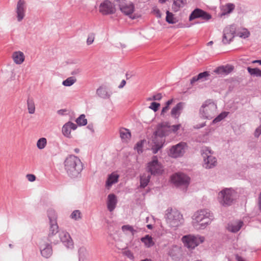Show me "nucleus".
Instances as JSON below:
<instances>
[{
	"label": "nucleus",
	"instance_id": "1",
	"mask_svg": "<svg viewBox=\"0 0 261 261\" xmlns=\"http://www.w3.org/2000/svg\"><path fill=\"white\" fill-rule=\"evenodd\" d=\"M181 127L180 124L170 126L168 122H164L159 124L156 130L153 133L152 142L154 145L152 146V151L154 154L163 147L165 142L164 137L169 135L171 131L177 132Z\"/></svg>",
	"mask_w": 261,
	"mask_h": 261
},
{
	"label": "nucleus",
	"instance_id": "2",
	"mask_svg": "<svg viewBox=\"0 0 261 261\" xmlns=\"http://www.w3.org/2000/svg\"><path fill=\"white\" fill-rule=\"evenodd\" d=\"M64 166L68 175L72 178L77 177L83 169L81 160L74 155H69L66 158Z\"/></svg>",
	"mask_w": 261,
	"mask_h": 261
},
{
	"label": "nucleus",
	"instance_id": "3",
	"mask_svg": "<svg viewBox=\"0 0 261 261\" xmlns=\"http://www.w3.org/2000/svg\"><path fill=\"white\" fill-rule=\"evenodd\" d=\"M213 219V214L208 210L196 212L193 216V224L197 229H203Z\"/></svg>",
	"mask_w": 261,
	"mask_h": 261
},
{
	"label": "nucleus",
	"instance_id": "4",
	"mask_svg": "<svg viewBox=\"0 0 261 261\" xmlns=\"http://www.w3.org/2000/svg\"><path fill=\"white\" fill-rule=\"evenodd\" d=\"M166 219L167 223L171 227H178L184 222L182 214L176 209L168 210Z\"/></svg>",
	"mask_w": 261,
	"mask_h": 261
},
{
	"label": "nucleus",
	"instance_id": "5",
	"mask_svg": "<svg viewBox=\"0 0 261 261\" xmlns=\"http://www.w3.org/2000/svg\"><path fill=\"white\" fill-rule=\"evenodd\" d=\"M47 217L49 224L48 238L49 241L52 242L51 237L59 232V226L57 223L58 216L54 210L49 208L47 211Z\"/></svg>",
	"mask_w": 261,
	"mask_h": 261
},
{
	"label": "nucleus",
	"instance_id": "6",
	"mask_svg": "<svg viewBox=\"0 0 261 261\" xmlns=\"http://www.w3.org/2000/svg\"><path fill=\"white\" fill-rule=\"evenodd\" d=\"M236 192L232 188H225L219 193L220 203L223 206L230 205L236 197Z\"/></svg>",
	"mask_w": 261,
	"mask_h": 261
},
{
	"label": "nucleus",
	"instance_id": "7",
	"mask_svg": "<svg viewBox=\"0 0 261 261\" xmlns=\"http://www.w3.org/2000/svg\"><path fill=\"white\" fill-rule=\"evenodd\" d=\"M217 106L212 102L206 101L200 109V114L205 119H211L215 115Z\"/></svg>",
	"mask_w": 261,
	"mask_h": 261
},
{
	"label": "nucleus",
	"instance_id": "8",
	"mask_svg": "<svg viewBox=\"0 0 261 261\" xmlns=\"http://www.w3.org/2000/svg\"><path fill=\"white\" fill-rule=\"evenodd\" d=\"M201 154L203 159V167L204 168L211 169L216 166L217 159L212 154L211 150L208 148L203 149Z\"/></svg>",
	"mask_w": 261,
	"mask_h": 261
},
{
	"label": "nucleus",
	"instance_id": "9",
	"mask_svg": "<svg viewBox=\"0 0 261 261\" xmlns=\"http://www.w3.org/2000/svg\"><path fill=\"white\" fill-rule=\"evenodd\" d=\"M181 240L185 246L189 249H194L204 242V238L202 236L188 235L184 236Z\"/></svg>",
	"mask_w": 261,
	"mask_h": 261
},
{
	"label": "nucleus",
	"instance_id": "10",
	"mask_svg": "<svg viewBox=\"0 0 261 261\" xmlns=\"http://www.w3.org/2000/svg\"><path fill=\"white\" fill-rule=\"evenodd\" d=\"M115 2L121 12L124 15L130 16L134 13L135 5L133 3L126 0H115Z\"/></svg>",
	"mask_w": 261,
	"mask_h": 261
},
{
	"label": "nucleus",
	"instance_id": "11",
	"mask_svg": "<svg viewBox=\"0 0 261 261\" xmlns=\"http://www.w3.org/2000/svg\"><path fill=\"white\" fill-rule=\"evenodd\" d=\"M187 148L186 143L181 142L172 146L169 152V155L174 158H177L184 155Z\"/></svg>",
	"mask_w": 261,
	"mask_h": 261
},
{
	"label": "nucleus",
	"instance_id": "12",
	"mask_svg": "<svg viewBox=\"0 0 261 261\" xmlns=\"http://www.w3.org/2000/svg\"><path fill=\"white\" fill-rule=\"evenodd\" d=\"M147 171L151 175L161 174L163 171V167L161 164L158 162L157 156H153L151 161L148 163Z\"/></svg>",
	"mask_w": 261,
	"mask_h": 261
},
{
	"label": "nucleus",
	"instance_id": "13",
	"mask_svg": "<svg viewBox=\"0 0 261 261\" xmlns=\"http://www.w3.org/2000/svg\"><path fill=\"white\" fill-rule=\"evenodd\" d=\"M190 179L187 175L181 173H175L171 176L172 182L176 186L187 187L189 184Z\"/></svg>",
	"mask_w": 261,
	"mask_h": 261
},
{
	"label": "nucleus",
	"instance_id": "14",
	"mask_svg": "<svg viewBox=\"0 0 261 261\" xmlns=\"http://www.w3.org/2000/svg\"><path fill=\"white\" fill-rule=\"evenodd\" d=\"M99 11L103 15L114 14L116 9L114 5L109 0L103 1L99 5Z\"/></svg>",
	"mask_w": 261,
	"mask_h": 261
},
{
	"label": "nucleus",
	"instance_id": "15",
	"mask_svg": "<svg viewBox=\"0 0 261 261\" xmlns=\"http://www.w3.org/2000/svg\"><path fill=\"white\" fill-rule=\"evenodd\" d=\"M236 26L234 24L228 26L224 29L222 38L224 44L229 43L236 34Z\"/></svg>",
	"mask_w": 261,
	"mask_h": 261
},
{
	"label": "nucleus",
	"instance_id": "16",
	"mask_svg": "<svg viewBox=\"0 0 261 261\" xmlns=\"http://www.w3.org/2000/svg\"><path fill=\"white\" fill-rule=\"evenodd\" d=\"M200 18L204 21H208L211 19L212 16L207 12L202 9L196 8L193 10L189 16V20L192 21L195 19Z\"/></svg>",
	"mask_w": 261,
	"mask_h": 261
},
{
	"label": "nucleus",
	"instance_id": "17",
	"mask_svg": "<svg viewBox=\"0 0 261 261\" xmlns=\"http://www.w3.org/2000/svg\"><path fill=\"white\" fill-rule=\"evenodd\" d=\"M59 237L61 242L67 248L72 249L74 248L73 242L68 232L60 231L59 232Z\"/></svg>",
	"mask_w": 261,
	"mask_h": 261
},
{
	"label": "nucleus",
	"instance_id": "18",
	"mask_svg": "<svg viewBox=\"0 0 261 261\" xmlns=\"http://www.w3.org/2000/svg\"><path fill=\"white\" fill-rule=\"evenodd\" d=\"M79 261H92V255L89 250L85 246H81L78 249Z\"/></svg>",
	"mask_w": 261,
	"mask_h": 261
},
{
	"label": "nucleus",
	"instance_id": "19",
	"mask_svg": "<svg viewBox=\"0 0 261 261\" xmlns=\"http://www.w3.org/2000/svg\"><path fill=\"white\" fill-rule=\"evenodd\" d=\"M26 10V3L24 0H19L17 2L16 12L18 21H21L24 16Z\"/></svg>",
	"mask_w": 261,
	"mask_h": 261
},
{
	"label": "nucleus",
	"instance_id": "20",
	"mask_svg": "<svg viewBox=\"0 0 261 261\" xmlns=\"http://www.w3.org/2000/svg\"><path fill=\"white\" fill-rule=\"evenodd\" d=\"M40 252L42 256L48 258L51 256L53 254V249L51 245L49 243L42 244L40 246Z\"/></svg>",
	"mask_w": 261,
	"mask_h": 261
},
{
	"label": "nucleus",
	"instance_id": "21",
	"mask_svg": "<svg viewBox=\"0 0 261 261\" xmlns=\"http://www.w3.org/2000/svg\"><path fill=\"white\" fill-rule=\"evenodd\" d=\"M117 203V197L114 194H110L108 196L107 207L110 212L114 210Z\"/></svg>",
	"mask_w": 261,
	"mask_h": 261
},
{
	"label": "nucleus",
	"instance_id": "22",
	"mask_svg": "<svg viewBox=\"0 0 261 261\" xmlns=\"http://www.w3.org/2000/svg\"><path fill=\"white\" fill-rule=\"evenodd\" d=\"M120 137L123 142H128L131 138V133L129 129L121 127L119 129Z\"/></svg>",
	"mask_w": 261,
	"mask_h": 261
},
{
	"label": "nucleus",
	"instance_id": "23",
	"mask_svg": "<svg viewBox=\"0 0 261 261\" xmlns=\"http://www.w3.org/2000/svg\"><path fill=\"white\" fill-rule=\"evenodd\" d=\"M15 63L18 65L22 64L25 59L24 54L20 51H15L13 53L12 56Z\"/></svg>",
	"mask_w": 261,
	"mask_h": 261
},
{
	"label": "nucleus",
	"instance_id": "24",
	"mask_svg": "<svg viewBox=\"0 0 261 261\" xmlns=\"http://www.w3.org/2000/svg\"><path fill=\"white\" fill-rule=\"evenodd\" d=\"M243 222L241 221H234L228 224L227 229L232 232H238L242 227Z\"/></svg>",
	"mask_w": 261,
	"mask_h": 261
},
{
	"label": "nucleus",
	"instance_id": "25",
	"mask_svg": "<svg viewBox=\"0 0 261 261\" xmlns=\"http://www.w3.org/2000/svg\"><path fill=\"white\" fill-rule=\"evenodd\" d=\"M119 175L115 173H112L109 175L106 181V187L109 189L114 184L118 182Z\"/></svg>",
	"mask_w": 261,
	"mask_h": 261
},
{
	"label": "nucleus",
	"instance_id": "26",
	"mask_svg": "<svg viewBox=\"0 0 261 261\" xmlns=\"http://www.w3.org/2000/svg\"><path fill=\"white\" fill-rule=\"evenodd\" d=\"M183 108V103L179 102L171 110V116L175 118L179 117Z\"/></svg>",
	"mask_w": 261,
	"mask_h": 261
},
{
	"label": "nucleus",
	"instance_id": "27",
	"mask_svg": "<svg viewBox=\"0 0 261 261\" xmlns=\"http://www.w3.org/2000/svg\"><path fill=\"white\" fill-rule=\"evenodd\" d=\"M151 174L149 173H144L140 176V181L141 188H144L148 185L151 178Z\"/></svg>",
	"mask_w": 261,
	"mask_h": 261
},
{
	"label": "nucleus",
	"instance_id": "28",
	"mask_svg": "<svg viewBox=\"0 0 261 261\" xmlns=\"http://www.w3.org/2000/svg\"><path fill=\"white\" fill-rule=\"evenodd\" d=\"M186 3V0H173L172 8L174 12H177L181 8L184 7Z\"/></svg>",
	"mask_w": 261,
	"mask_h": 261
},
{
	"label": "nucleus",
	"instance_id": "29",
	"mask_svg": "<svg viewBox=\"0 0 261 261\" xmlns=\"http://www.w3.org/2000/svg\"><path fill=\"white\" fill-rule=\"evenodd\" d=\"M96 93L100 97L103 99L109 98L111 96V94L108 92L106 88L102 86L97 89Z\"/></svg>",
	"mask_w": 261,
	"mask_h": 261
},
{
	"label": "nucleus",
	"instance_id": "30",
	"mask_svg": "<svg viewBox=\"0 0 261 261\" xmlns=\"http://www.w3.org/2000/svg\"><path fill=\"white\" fill-rule=\"evenodd\" d=\"M233 70V67L231 66H222L217 68L215 72L218 74H228Z\"/></svg>",
	"mask_w": 261,
	"mask_h": 261
},
{
	"label": "nucleus",
	"instance_id": "31",
	"mask_svg": "<svg viewBox=\"0 0 261 261\" xmlns=\"http://www.w3.org/2000/svg\"><path fill=\"white\" fill-rule=\"evenodd\" d=\"M141 241L145 244L147 247H150L154 245L152 238L148 235L141 238Z\"/></svg>",
	"mask_w": 261,
	"mask_h": 261
},
{
	"label": "nucleus",
	"instance_id": "32",
	"mask_svg": "<svg viewBox=\"0 0 261 261\" xmlns=\"http://www.w3.org/2000/svg\"><path fill=\"white\" fill-rule=\"evenodd\" d=\"M166 20L167 22L170 24L175 23L177 21L174 15L169 11H167L166 12Z\"/></svg>",
	"mask_w": 261,
	"mask_h": 261
},
{
	"label": "nucleus",
	"instance_id": "33",
	"mask_svg": "<svg viewBox=\"0 0 261 261\" xmlns=\"http://www.w3.org/2000/svg\"><path fill=\"white\" fill-rule=\"evenodd\" d=\"M247 69L251 75L257 77H261V70L257 68H251L250 67H248Z\"/></svg>",
	"mask_w": 261,
	"mask_h": 261
},
{
	"label": "nucleus",
	"instance_id": "34",
	"mask_svg": "<svg viewBox=\"0 0 261 261\" xmlns=\"http://www.w3.org/2000/svg\"><path fill=\"white\" fill-rule=\"evenodd\" d=\"M27 107L29 113L30 114H34L35 111V104L32 99H29L27 100Z\"/></svg>",
	"mask_w": 261,
	"mask_h": 261
},
{
	"label": "nucleus",
	"instance_id": "35",
	"mask_svg": "<svg viewBox=\"0 0 261 261\" xmlns=\"http://www.w3.org/2000/svg\"><path fill=\"white\" fill-rule=\"evenodd\" d=\"M77 124L81 126L85 125L87 123V120L84 114L81 115L76 120Z\"/></svg>",
	"mask_w": 261,
	"mask_h": 261
},
{
	"label": "nucleus",
	"instance_id": "36",
	"mask_svg": "<svg viewBox=\"0 0 261 261\" xmlns=\"http://www.w3.org/2000/svg\"><path fill=\"white\" fill-rule=\"evenodd\" d=\"M47 144L46 139L45 138H41L39 139L37 142V146L40 149H42L45 148Z\"/></svg>",
	"mask_w": 261,
	"mask_h": 261
},
{
	"label": "nucleus",
	"instance_id": "37",
	"mask_svg": "<svg viewBox=\"0 0 261 261\" xmlns=\"http://www.w3.org/2000/svg\"><path fill=\"white\" fill-rule=\"evenodd\" d=\"M228 114V112H223L220 114L217 117H216L212 121V123L215 124L217 122L221 121L224 118L226 117Z\"/></svg>",
	"mask_w": 261,
	"mask_h": 261
},
{
	"label": "nucleus",
	"instance_id": "38",
	"mask_svg": "<svg viewBox=\"0 0 261 261\" xmlns=\"http://www.w3.org/2000/svg\"><path fill=\"white\" fill-rule=\"evenodd\" d=\"M76 80L73 76L68 77L66 80L63 82V85L65 86L69 87L75 83Z\"/></svg>",
	"mask_w": 261,
	"mask_h": 261
},
{
	"label": "nucleus",
	"instance_id": "39",
	"mask_svg": "<svg viewBox=\"0 0 261 261\" xmlns=\"http://www.w3.org/2000/svg\"><path fill=\"white\" fill-rule=\"evenodd\" d=\"M234 5L231 3L227 4L224 7V14L230 13H231L234 9Z\"/></svg>",
	"mask_w": 261,
	"mask_h": 261
},
{
	"label": "nucleus",
	"instance_id": "40",
	"mask_svg": "<svg viewBox=\"0 0 261 261\" xmlns=\"http://www.w3.org/2000/svg\"><path fill=\"white\" fill-rule=\"evenodd\" d=\"M62 132L63 133V135L67 138H70L71 137V130L70 129V128L68 127V125L65 123L62 129Z\"/></svg>",
	"mask_w": 261,
	"mask_h": 261
},
{
	"label": "nucleus",
	"instance_id": "41",
	"mask_svg": "<svg viewBox=\"0 0 261 261\" xmlns=\"http://www.w3.org/2000/svg\"><path fill=\"white\" fill-rule=\"evenodd\" d=\"M199 81L203 82L208 80V77L210 76V72L208 71H204L201 72L198 74Z\"/></svg>",
	"mask_w": 261,
	"mask_h": 261
},
{
	"label": "nucleus",
	"instance_id": "42",
	"mask_svg": "<svg viewBox=\"0 0 261 261\" xmlns=\"http://www.w3.org/2000/svg\"><path fill=\"white\" fill-rule=\"evenodd\" d=\"M121 229L124 232H125L127 231L130 232L133 236H134L136 232V231L134 229L133 227L129 225H123L121 227Z\"/></svg>",
	"mask_w": 261,
	"mask_h": 261
},
{
	"label": "nucleus",
	"instance_id": "43",
	"mask_svg": "<svg viewBox=\"0 0 261 261\" xmlns=\"http://www.w3.org/2000/svg\"><path fill=\"white\" fill-rule=\"evenodd\" d=\"M250 35L249 32L246 30L244 29L242 31L238 33L237 35L241 38H246L249 37Z\"/></svg>",
	"mask_w": 261,
	"mask_h": 261
},
{
	"label": "nucleus",
	"instance_id": "44",
	"mask_svg": "<svg viewBox=\"0 0 261 261\" xmlns=\"http://www.w3.org/2000/svg\"><path fill=\"white\" fill-rule=\"evenodd\" d=\"M94 39H95V34H94L93 33H90L88 36V38H87V39L86 41V43H87V45H89L92 44L93 43Z\"/></svg>",
	"mask_w": 261,
	"mask_h": 261
},
{
	"label": "nucleus",
	"instance_id": "45",
	"mask_svg": "<svg viewBox=\"0 0 261 261\" xmlns=\"http://www.w3.org/2000/svg\"><path fill=\"white\" fill-rule=\"evenodd\" d=\"M70 217L72 219L77 220L81 218V213L79 210L74 211L71 214Z\"/></svg>",
	"mask_w": 261,
	"mask_h": 261
},
{
	"label": "nucleus",
	"instance_id": "46",
	"mask_svg": "<svg viewBox=\"0 0 261 261\" xmlns=\"http://www.w3.org/2000/svg\"><path fill=\"white\" fill-rule=\"evenodd\" d=\"M143 144V142L142 141H139L136 144L135 147V149L137 150L138 153L142 152Z\"/></svg>",
	"mask_w": 261,
	"mask_h": 261
},
{
	"label": "nucleus",
	"instance_id": "47",
	"mask_svg": "<svg viewBox=\"0 0 261 261\" xmlns=\"http://www.w3.org/2000/svg\"><path fill=\"white\" fill-rule=\"evenodd\" d=\"M160 106V104L159 103H157L155 102H152L151 103L149 108L150 109L153 110L154 112H156L158 110Z\"/></svg>",
	"mask_w": 261,
	"mask_h": 261
},
{
	"label": "nucleus",
	"instance_id": "48",
	"mask_svg": "<svg viewBox=\"0 0 261 261\" xmlns=\"http://www.w3.org/2000/svg\"><path fill=\"white\" fill-rule=\"evenodd\" d=\"M123 254L130 259H133L134 258L133 253L129 250H124Z\"/></svg>",
	"mask_w": 261,
	"mask_h": 261
},
{
	"label": "nucleus",
	"instance_id": "49",
	"mask_svg": "<svg viewBox=\"0 0 261 261\" xmlns=\"http://www.w3.org/2000/svg\"><path fill=\"white\" fill-rule=\"evenodd\" d=\"M66 124L68 125V127L70 128V130H75L77 128L76 124L71 122H68L66 123Z\"/></svg>",
	"mask_w": 261,
	"mask_h": 261
},
{
	"label": "nucleus",
	"instance_id": "50",
	"mask_svg": "<svg viewBox=\"0 0 261 261\" xmlns=\"http://www.w3.org/2000/svg\"><path fill=\"white\" fill-rule=\"evenodd\" d=\"M162 98V95L161 93H157L152 97V99L153 100H160Z\"/></svg>",
	"mask_w": 261,
	"mask_h": 261
},
{
	"label": "nucleus",
	"instance_id": "51",
	"mask_svg": "<svg viewBox=\"0 0 261 261\" xmlns=\"http://www.w3.org/2000/svg\"><path fill=\"white\" fill-rule=\"evenodd\" d=\"M27 178L30 181H34L36 179V176L34 174H29L27 175Z\"/></svg>",
	"mask_w": 261,
	"mask_h": 261
},
{
	"label": "nucleus",
	"instance_id": "52",
	"mask_svg": "<svg viewBox=\"0 0 261 261\" xmlns=\"http://www.w3.org/2000/svg\"><path fill=\"white\" fill-rule=\"evenodd\" d=\"M260 134H261V127H260L259 126L258 127H257L256 128L254 135L255 137L258 138Z\"/></svg>",
	"mask_w": 261,
	"mask_h": 261
},
{
	"label": "nucleus",
	"instance_id": "53",
	"mask_svg": "<svg viewBox=\"0 0 261 261\" xmlns=\"http://www.w3.org/2000/svg\"><path fill=\"white\" fill-rule=\"evenodd\" d=\"M153 13L155 15L156 17L158 18H161V13L160 11V10L158 8H154L153 9Z\"/></svg>",
	"mask_w": 261,
	"mask_h": 261
},
{
	"label": "nucleus",
	"instance_id": "54",
	"mask_svg": "<svg viewBox=\"0 0 261 261\" xmlns=\"http://www.w3.org/2000/svg\"><path fill=\"white\" fill-rule=\"evenodd\" d=\"M199 79L198 78V75L195 76H193L190 80L191 85H193L196 82L199 81Z\"/></svg>",
	"mask_w": 261,
	"mask_h": 261
},
{
	"label": "nucleus",
	"instance_id": "55",
	"mask_svg": "<svg viewBox=\"0 0 261 261\" xmlns=\"http://www.w3.org/2000/svg\"><path fill=\"white\" fill-rule=\"evenodd\" d=\"M81 72V69L80 68H75L74 70H73L71 72V74L73 75H77Z\"/></svg>",
	"mask_w": 261,
	"mask_h": 261
},
{
	"label": "nucleus",
	"instance_id": "56",
	"mask_svg": "<svg viewBox=\"0 0 261 261\" xmlns=\"http://www.w3.org/2000/svg\"><path fill=\"white\" fill-rule=\"evenodd\" d=\"M235 256L237 261H247L245 258L239 255V254H236Z\"/></svg>",
	"mask_w": 261,
	"mask_h": 261
},
{
	"label": "nucleus",
	"instance_id": "57",
	"mask_svg": "<svg viewBox=\"0 0 261 261\" xmlns=\"http://www.w3.org/2000/svg\"><path fill=\"white\" fill-rule=\"evenodd\" d=\"M257 205L258 206V208L260 211H261V192L258 195V199H257Z\"/></svg>",
	"mask_w": 261,
	"mask_h": 261
},
{
	"label": "nucleus",
	"instance_id": "58",
	"mask_svg": "<svg viewBox=\"0 0 261 261\" xmlns=\"http://www.w3.org/2000/svg\"><path fill=\"white\" fill-rule=\"evenodd\" d=\"M126 84V81L124 80H123L121 82L120 84L119 85L118 88H122Z\"/></svg>",
	"mask_w": 261,
	"mask_h": 261
},
{
	"label": "nucleus",
	"instance_id": "59",
	"mask_svg": "<svg viewBox=\"0 0 261 261\" xmlns=\"http://www.w3.org/2000/svg\"><path fill=\"white\" fill-rule=\"evenodd\" d=\"M204 126H205V123H202L196 125V126L195 127V128H202V127H204Z\"/></svg>",
	"mask_w": 261,
	"mask_h": 261
},
{
	"label": "nucleus",
	"instance_id": "60",
	"mask_svg": "<svg viewBox=\"0 0 261 261\" xmlns=\"http://www.w3.org/2000/svg\"><path fill=\"white\" fill-rule=\"evenodd\" d=\"M173 99H170L166 102V107L169 108V106L172 103Z\"/></svg>",
	"mask_w": 261,
	"mask_h": 261
},
{
	"label": "nucleus",
	"instance_id": "61",
	"mask_svg": "<svg viewBox=\"0 0 261 261\" xmlns=\"http://www.w3.org/2000/svg\"><path fill=\"white\" fill-rule=\"evenodd\" d=\"M168 109H169V108L166 106L164 107L162 110L161 114H164L165 112H166L167 111H168Z\"/></svg>",
	"mask_w": 261,
	"mask_h": 261
},
{
	"label": "nucleus",
	"instance_id": "62",
	"mask_svg": "<svg viewBox=\"0 0 261 261\" xmlns=\"http://www.w3.org/2000/svg\"><path fill=\"white\" fill-rule=\"evenodd\" d=\"M66 111V110L62 109V110H60L58 111V113L60 115H63L64 113Z\"/></svg>",
	"mask_w": 261,
	"mask_h": 261
},
{
	"label": "nucleus",
	"instance_id": "63",
	"mask_svg": "<svg viewBox=\"0 0 261 261\" xmlns=\"http://www.w3.org/2000/svg\"><path fill=\"white\" fill-rule=\"evenodd\" d=\"M88 128L91 130L92 132H94V129L93 128V126L92 125H88Z\"/></svg>",
	"mask_w": 261,
	"mask_h": 261
},
{
	"label": "nucleus",
	"instance_id": "64",
	"mask_svg": "<svg viewBox=\"0 0 261 261\" xmlns=\"http://www.w3.org/2000/svg\"><path fill=\"white\" fill-rule=\"evenodd\" d=\"M74 150L76 153H78L80 152V149L79 148H75Z\"/></svg>",
	"mask_w": 261,
	"mask_h": 261
}]
</instances>
